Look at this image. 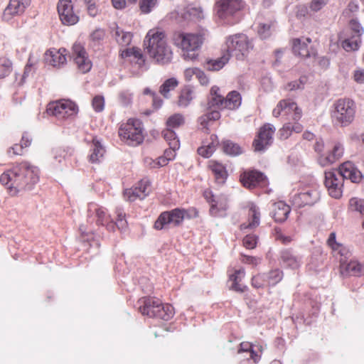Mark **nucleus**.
<instances>
[{
    "label": "nucleus",
    "mask_w": 364,
    "mask_h": 364,
    "mask_svg": "<svg viewBox=\"0 0 364 364\" xmlns=\"http://www.w3.org/2000/svg\"><path fill=\"white\" fill-rule=\"evenodd\" d=\"M38 181V169L28 161H23L12 169L4 172L0 182L9 189L16 191L33 186Z\"/></svg>",
    "instance_id": "obj_1"
},
{
    "label": "nucleus",
    "mask_w": 364,
    "mask_h": 364,
    "mask_svg": "<svg viewBox=\"0 0 364 364\" xmlns=\"http://www.w3.org/2000/svg\"><path fill=\"white\" fill-rule=\"evenodd\" d=\"M144 45L147 55L155 63L166 65L172 60L173 52L168 45L164 31L150 29L145 36Z\"/></svg>",
    "instance_id": "obj_2"
},
{
    "label": "nucleus",
    "mask_w": 364,
    "mask_h": 364,
    "mask_svg": "<svg viewBox=\"0 0 364 364\" xmlns=\"http://www.w3.org/2000/svg\"><path fill=\"white\" fill-rule=\"evenodd\" d=\"M137 304L139 312L149 318L168 321L175 314L174 308L171 304L164 303L156 296H143L138 300Z\"/></svg>",
    "instance_id": "obj_3"
},
{
    "label": "nucleus",
    "mask_w": 364,
    "mask_h": 364,
    "mask_svg": "<svg viewBox=\"0 0 364 364\" xmlns=\"http://www.w3.org/2000/svg\"><path fill=\"white\" fill-rule=\"evenodd\" d=\"M173 44L183 51L185 59L194 60L197 58L196 52L201 48L204 37L200 33H186L176 31L172 38Z\"/></svg>",
    "instance_id": "obj_4"
},
{
    "label": "nucleus",
    "mask_w": 364,
    "mask_h": 364,
    "mask_svg": "<svg viewBox=\"0 0 364 364\" xmlns=\"http://www.w3.org/2000/svg\"><path fill=\"white\" fill-rule=\"evenodd\" d=\"M198 211L195 208L184 209L176 208L171 210L162 212L154 222V228L157 230L179 227L186 218L198 217Z\"/></svg>",
    "instance_id": "obj_5"
},
{
    "label": "nucleus",
    "mask_w": 364,
    "mask_h": 364,
    "mask_svg": "<svg viewBox=\"0 0 364 364\" xmlns=\"http://www.w3.org/2000/svg\"><path fill=\"white\" fill-rule=\"evenodd\" d=\"M356 113V105L349 98H341L335 101L332 106L331 117L333 123L345 127L354 121Z\"/></svg>",
    "instance_id": "obj_6"
},
{
    "label": "nucleus",
    "mask_w": 364,
    "mask_h": 364,
    "mask_svg": "<svg viewBox=\"0 0 364 364\" xmlns=\"http://www.w3.org/2000/svg\"><path fill=\"white\" fill-rule=\"evenodd\" d=\"M118 134L119 138L131 145H139L143 142L144 127L142 122L136 118H129L120 124Z\"/></svg>",
    "instance_id": "obj_7"
},
{
    "label": "nucleus",
    "mask_w": 364,
    "mask_h": 364,
    "mask_svg": "<svg viewBox=\"0 0 364 364\" xmlns=\"http://www.w3.org/2000/svg\"><path fill=\"white\" fill-rule=\"evenodd\" d=\"M228 55L235 57L237 60L244 59L253 48L252 41L243 33L230 36L226 39Z\"/></svg>",
    "instance_id": "obj_8"
},
{
    "label": "nucleus",
    "mask_w": 364,
    "mask_h": 364,
    "mask_svg": "<svg viewBox=\"0 0 364 364\" xmlns=\"http://www.w3.org/2000/svg\"><path fill=\"white\" fill-rule=\"evenodd\" d=\"M47 112L59 120L75 117L78 112L77 105L70 100L62 99L48 105Z\"/></svg>",
    "instance_id": "obj_9"
},
{
    "label": "nucleus",
    "mask_w": 364,
    "mask_h": 364,
    "mask_svg": "<svg viewBox=\"0 0 364 364\" xmlns=\"http://www.w3.org/2000/svg\"><path fill=\"white\" fill-rule=\"evenodd\" d=\"M272 114L274 117L282 115L286 117L287 119L299 121L302 117V111L296 102L291 99H284L278 102L272 111Z\"/></svg>",
    "instance_id": "obj_10"
},
{
    "label": "nucleus",
    "mask_w": 364,
    "mask_h": 364,
    "mask_svg": "<svg viewBox=\"0 0 364 364\" xmlns=\"http://www.w3.org/2000/svg\"><path fill=\"white\" fill-rule=\"evenodd\" d=\"M244 7L242 0H216L215 10L221 19H228Z\"/></svg>",
    "instance_id": "obj_11"
},
{
    "label": "nucleus",
    "mask_w": 364,
    "mask_h": 364,
    "mask_svg": "<svg viewBox=\"0 0 364 364\" xmlns=\"http://www.w3.org/2000/svg\"><path fill=\"white\" fill-rule=\"evenodd\" d=\"M324 184L332 198L338 199L342 196L343 181L337 171H326Z\"/></svg>",
    "instance_id": "obj_12"
},
{
    "label": "nucleus",
    "mask_w": 364,
    "mask_h": 364,
    "mask_svg": "<svg viewBox=\"0 0 364 364\" xmlns=\"http://www.w3.org/2000/svg\"><path fill=\"white\" fill-rule=\"evenodd\" d=\"M240 182L244 187L252 189L257 187H264L268 181L264 174L256 170H247L240 174Z\"/></svg>",
    "instance_id": "obj_13"
},
{
    "label": "nucleus",
    "mask_w": 364,
    "mask_h": 364,
    "mask_svg": "<svg viewBox=\"0 0 364 364\" xmlns=\"http://www.w3.org/2000/svg\"><path fill=\"white\" fill-rule=\"evenodd\" d=\"M58 12L63 24L75 25L79 21V16L73 10V0H59Z\"/></svg>",
    "instance_id": "obj_14"
},
{
    "label": "nucleus",
    "mask_w": 364,
    "mask_h": 364,
    "mask_svg": "<svg viewBox=\"0 0 364 364\" xmlns=\"http://www.w3.org/2000/svg\"><path fill=\"white\" fill-rule=\"evenodd\" d=\"M275 128L272 124H265L260 127L257 138L253 141V146L255 151H262L272 142V136Z\"/></svg>",
    "instance_id": "obj_15"
},
{
    "label": "nucleus",
    "mask_w": 364,
    "mask_h": 364,
    "mask_svg": "<svg viewBox=\"0 0 364 364\" xmlns=\"http://www.w3.org/2000/svg\"><path fill=\"white\" fill-rule=\"evenodd\" d=\"M73 56L74 62L82 73L89 72L92 68V62L85 48L80 43H75L73 46Z\"/></svg>",
    "instance_id": "obj_16"
},
{
    "label": "nucleus",
    "mask_w": 364,
    "mask_h": 364,
    "mask_svg": "<svg viewBox=\"0 0 364 364\" xmlns=\"http://www.w3.org/2000/svg\"><path fill=\"white\" fill-rule=\"evenodd\" d=\"M262 348L258 346V350H254L252 343L244 341L240 344L237 353L239 354L245 353L243 355L244 359L240 361V364H256L261 358Z\"/></svg>",
    "instance_id": "obj_17"
},
{
    "label": "nucleus",
    "mask_w": 364,
    "mask_h": 364,
    "mask_svg": "<svg viewBox=\"0 0 364 364\" xmlns=\"http://www.w3.org/2000/svg\"><path fill=\"white\" fill-rule=\"evenodd\" d=\"M245 274L246 272L244 268L228 270V282L230 283L229 289L238 293H243L247 291V287L242 282Z\"/></svg>",
    "instance_id": "obj_18"
},
{
    "label": "nucleus",
    "mask_w": 364,
    "mask_h": 364,
    "mask_svg": "<svg viewBox=\"0 0 364 364\" xmlns=\"http://www.w3.org/2000/svg\"><path fill=\"white\" fill-rule=\"evenodd\" d=\"M31 2V0H10L3 13L4 20L8 21L15 16L21 15Z\"/></svg>",
    "instance_id": "obj_19"
},
{
    "label": "nucleus",
    "mask_w": 364,
    "mask_h": 364,
    "mask_svg": "<svg viewBox=\"0 0 364 364\" xmlns=\"http://www.w3.org/2000/svg\"><path fill=\"white\" fill-rule=\"evenodd\" d=\"M344 153L343 145L339 142L333 143V147L326 154H321L318 158L319 164L322 166H328L338 161Z\"/></svg>",
    "instance_id": "obj_20"
},
{
    "label": "nucleus",
    "mask_w": 364,
    "mask_h": 364,
    "mask_svg": "<svg viewBox=\"0 0 364 364\" xmlns=\"http://www.w3.org/2000/svg\"><path fill=\"white\" fill-rule=\"evenodd\" d=\"M337 173L344 179H349L353 183H359L362 178L361 172L351 161H346L341 164Z\"/></svg>",
    "instance_id": "obj_21"
},
{
    "label": "nucleus",
    "mask_w": 364,
    "mask_h": 364,
    "mask_svg": "<svg viewBox=\"0 0 364 364\" xmlns=\"http://www.w3.org/2000/svg\"><path fill=\"white\" fill-rule=\"evenodd\" d=\"M348 257L340 256V272L344 277L348 276H358L361 274L363 270L362 265L355 260H349Z\"/></svg>",
    "instance_id": "obj_22"
},
{
    "label": "nucleus",
    "mask_w": 364,
    "mask_h": 364,
    "mask_svg": "<svg viewBox=\"0 0 364 364\" xmlns=\"http://www.w3.org/2000/svg\"><path fill=\"white\" fill-rule=\"evenodd\" d=\"M247 221L240 225V229H255L260 224L261 213L259 208L254 203H250L247 207Z\"/></svg>",
    "instance_id": "obj_23"
},
{
    "label": "nucleus",
    "mask_w": 364,
    "mask_h": 364,
    "mask_svg": "<svg viewBox=\"0 0 364 364\" xmlns=\"http://www.w3.org/2000/svg\"><path fill=\"white\" fill-rule=\"evenodd\" d=\"M109 220L105 210L96 204H90L88 208L87 222H95L97 225H104Z\"/></svg>",
    "instance_id": "obj_24"
},
{
    "label": "nucleus",
    "mask_w": 364,
    "mask_h": 364,
    "mask_svg": "<svg viewBox=\"0 0 364 364\" xmlns=\"http://www.w3.org/2000/svg\"><path fill=\"white\" fill-rule=\"evenodd\" d=\"M68 51L65 48H50L46 53V59L53 67H60L67 62Z\"/></svg>",
    "instance_id": "obj_25"
},
{
    "label": "nucleus",
    "mask_w": 364,
    "mask_h": 364,
    "mask_svg": "<svg viewBox=\"0 0 364 364\" xmlns=\"http://www.w3.org/2000/svg\"><path fill=\"white\" fill-rule=\"evenodd\" d=\"M208 168L212 172L215 181L218 184H224L228 178V173L226 166L216 161L210 160L208 162Z\"/></svg>",
    "instance_id": "obj_26"
},
{
    "label": "nucleus",
    "mask_w": 364,
    "mask_h": 364,
    "mask_svg": "<svg viewBox=\"0 0 364 364\" xmlns=\"http://www.w3.org/2000/svg\"><path fill=\"white\" fill-rule=\"evenodd\" d=\"M318 199L319 193L315 189H310L295 196L294 203L299 207H303L313 205Z\"/></svg>",
    "instance_id": "obj_27"
},
{
    "label": "nucleus",
    "mask_w": 364,
    "mask_h": 364,
    "mask_svg": "<svg viewBox=\"0 0 364 364\" xmlns=\"http://www.w3.org/2000/svg\"><path fill=\"white\" fill-rule=\"evenodd\" d=\"M120 57L122 58H128L131 62H133L141 67L145 64V57L141 52V50L137 47L127 48L120 50Z\"/></svg>",
    "instance_id": "obj_28"
},
{
    "label": "nucleus",
    "mask_w": 364,
    "mask_h": 364,
    "mask_svg": "<svg viewBox=\"0 0 364 364\" xmlns=\"http://www.w3.org/2000/svg\"><path fill=\"white\" fill-rule=\"evenodd\" d=\"M220 102L219 109L235 110L241 105L242 97L237 91H231L223 98V101H220Z\"/></svg>",
    "instance_id": "obj_29"
},
{
    "label": "nucleus",
    "mask_w": 364,
    "mask_h": 364,
    "mask_svg": "<svg viewBox=\"0 0 364 364\" xmlns=\"http://www.w3.org/2000/svg\"><path fill=\"white\" fill-rule=\"evenodd\" d=\"M327 245L331 249L333 257L338 258L340 256L348 257H350L349 250L342 244L337 242L336 240V233L334 232L329 235L327 240Z\"/></svg>",
    "instance_id": "obj_30"
},
{
    "label": "nucleus",
    "mask_w": 364,
    "mask_h": 364,
    "mask_svg": "<svg viewBox=\"0 0 364 364\" xmlns=\"http://www.w3.org/2000/svg\"><path fill=\"white\" fill-rule=\"evenodd\" d=\"M32 143V137L28 132H24L22 134L20 143L15 144L11 146L7 153L9 154H12L14 156H22L24 154L25 149L29 147Z\"/></svg>",
    "instance_id": "obj_31"
},
{
    "label": "nucleus",
    "mask_w": 364,
    "mask_h": 364,
    "mask_svg": "<svg viewBox=\"0 0 364 364\" xmlns=\"http://www.w3.org/2000/svg\"><path fill=\"white\" fill-rule=\"evenodd\" d=\"M311 43V39L306 38L305 40L294 38L292 40V50L295 55L302 58L310 56V48L309 44Z\"/></svg>",
    "instance_id": "obj_32"
},
{
    "label": "nucleus",
    "mask_w": 364,
    "mask_h": 364,
    "mask_svg": "<svg viewBox=\"0 0 364 364\" xmlns=\"http://www.w3.org/2000/svg\"><path fill=\"white\" fill-rule=\"evenodd\" d=\"M290 210V207L284 202L275 203L272 211V218L276 222L282 223L288 218Z\"/></svg>",
    "instance_id": "obj_33"
},
{
    "label": "nucleus",
    "mask_w": 364,
    "mask_h": 364,
    "mask_svg": "<svg viewBox=\"0 0 364 364\" xmlns=\"http://www.w3.org/2000/svg\"><path fill=\"white\" fill-rule=\"evenodd\" d=\"M304 127L299 121H294V122H287L279 130V138L282 140L287 139L293 132L300 133L302 132Z\"/></svg>",
    "instance_id": "obj_34"
},
{
    "label": "nucleus",
    "mask_w": 364,
    "mask_h": 364,
    "mask_svg": "<svg viewBox=\"0 0 364 364\" xmlns=\"http://www.w3.org/2000/svg\"><path fill=\"white\" fill-rule=\"evenodd\" d=\"M91 154L89 156V161L92 164H97L101 161L105 153V149L101 143L95 138L92 139L90 148Z\"/></svg>",
    "instance_id": "obj_35"
},
{
    "label": "nucleus",
    "mask_w": 364,
    "mask_h": 364,
    "mask_svg": "<svg viewBox=\"0 0 364 364\" xmlns=\"http://www.w3.org/2000/svg\"><path fill=\"white\" fill-rule=\"evenodd\" d=\"M212 107H210L207 109V111L205 114L201 115L198 122L200 125L208 131L209 124L215 121L218 120L220 118V113L218 110L211 109Z\"/></svg>",
    "instance_id": "obj_36"
},
{
    "label": "nucleus",
    "mask_w": 364,
    "mask_h": 364,
    "mask_svg": "<svg viewBox=\"0 0 364 364\" xmlns=\"http://www.w3.org/2000/svg\"><path fill=\"white\" fill-rule=\"evenodd\" d=\"M280 259L287 267L291 269H298L301 263V259L294 255L289 250L282 251Z\"/></svg>",
    "instance_id": "obj_37"
},
{
    "label": "nucleus",
    "mask_w": 364,
    "mask_h": 364,
    "mask_svg": "<svg viewBox=\"0 0 364 364\" xmlns=\"http://www.w3.org/2000/svg\"><path fill=\"white\" fill-rule=\"evenodd\" d=\"M223 151L229 156H236L242 153V147L231 140H223L220 143Z\"/></svg>",
    "instance_id": "obj_38"
},
{
    "label": "nucleus",
    "mask_w": 364,
    "mask_h": 364,
    "mask_svg": "<svg viewBox=\"0 0 364 364\" xmlns=\"http://www.w3.org/2000/svg\"><path fill=\"white\" fill-rule=\"evenodd\" d=\"M228 209L227 201L225 198H218L217 201L210 207V214L213 217H224Z\"/></svg>",
    "instance_id": "obj_39"
},
{
    "label": "nucleus",
    "mask_w": 364,
    "mask_h": 364,
    "mask_svg": "<svg viewBox=\"0 0 364 364\" xmlns=\"http://www.w3.org/2000/svg\"><path fill=\"white\" fill-rule=\"evenodd\" d=\"M146 188L144 187L143 191H139V189H136L134 188H131L126 189L124 191V198L126 200L132 202L135 201L137 199L143 200L147 196V191H146Z\"/></svg>",
    "instance_id": "obj_40"
},
{
    "label": "nucleus",
    "mask_w": 364,
    "mask_h": 364,
    "mask_svg": "<svg viewBox=\"0 0 364 364\" xmlns=\"http://www.w3.org/2000/svg\"><path fill=\"white\" fill-rule=\"evenodd\" d=\"M73 149L68 146H59L53 150V157L58 163L68 159L73 155Z\"/></svg>",
    "instance_id": "obj_41"
},
{
    "label": "nucleus",
    "mask_w": 364,
    "mask_h": 364,
    "mask_svg": "<svg viewBox=\"0 0 364 364\" xmlns=\"http://www.w3.org/2000/svg\"><path fill=\"white\" fill-rule=\"evenodd\" d=\"M361 40L359 36H352L341 41L342 48L347 52L358 50L360 48Z\"/></svg>",
    "instance_id": "obj_42"
},
{
    "label": "nucleus",
    "mask_w": 364,
    "mask_h": 364,
    "mask_svg": "<svg viewBox=\"0 0 364 364\" xmlns=\"http://www.w3.org/2000/svg\"><path fill=\"white\" fill-rule=\"evenodd\" d=\"M113 35L116 41L122 46H127L132 42V34L130 32L124 31L119 27L114 29Z\"/></svg>",
    "instance_id": "obj_43"
},
{
    "label": "nucleus",
    "mask_w": 364,
    "mask_h": 364,
    "mask_svg": "<svg viewBox=\"0 0 364 364\" xmlns=\"http://www.w3.org/2000/svg\"><path fill=\"white\" fill-rule=\"evenodd\" d=\"M212 142L210 143L207 146H202L198 149V154L204 157V158H209L212 156V154L214 153V151L216 149V146L218 144V141H215L217 139V136L215 134L211 135L210 136Z\"/></svg>",
    "instance_id": "obj_44"
},
{
    "label": "nucleus",
    "mask_w": 364,
    "mask_h": 364,
    "mask_svg": "<svg viewBox=\"0 0 364 364\" xmlns=\"http://www.w3.org/2000/svg\"><path fill=\"white\" fill-rule=\"evenodd\" d=\"M267 287H274L279 284L284 277L283 272L278 269H274L265 273Z\"/></svg>",
    "instance_id": "obj_45"
},
{
    "label": "nucleus",
    "mask_w": 364,
    "mask_h": 364,
    "mask_svg": "<svg viewBox=\"0 0 364 364\" xmlns=\"http://www.w3.org/2000/svg\"><path fill=\"white\" fill-rule=\"evenodd\" d=\"M230 56L228 55H224L221 58L208 60L206 62V68L210 71H218L222 69L224 65L229 61Z\"/></svg>",
    "instance_id": "obj_46"
},
{
    "label": "nucleus",
    "mask_w": 364,
    "mask_h": 364,
    "mask_svg": "<svg viewBox=\"0 0 364 364\" xmlns=\"http://www.w3.org/2000/svg\"><path fill=\"white\" fill-rule=\"evenodd\" d=\"M193 91L190 87H183L178 96V105L180 107H187L193 100Z\"/></svg>",
    "instance_id": "obj_47"
},
{
    "label": "nucleus",
    "mask_w": 364,
    "mask_h": 364,
    "mask_svg": "<svg viewBox=\"0 0 364 364\" xmlns=\"http://www.w3.org/2000/svg\"><path fill=\"white\" fill-rule=\"evenodd\" d=\"M162 135L169 146H172L173 149L180 148V141L176 136V133L171 129L167 128L164 129L162 132Z\"/></svg>",
    "instance_id": "obj_48"
},
{
    "label": "nucleus",
    "mask_w": 364,
    "mask_h": 364,
    "mask_svg": "<svg viewBox=\"0 0 364 364\" xmlns=\"http://www.w3.org/2000/svg\"><path fill=\"white\" fill-rule=\"evenodd\" d=\"M348 210L364 215V200L357 197L351 198L348 201Z\"/></svg>",
    "instance_id": "obj_49"
},
{
    "label": "nucleus",
    "mask_w": 364,
    "mask_h": 364,
    "mask_svg": "<svg viewBox=\"0 0 364 364\" xmlns=\"http://www.w3.org/2000/svg\"><path fill=\"white\" fill-rule=\"evenodd\" d=\"M13 70L11 61L5 56H0V79L9 76Z\"/></svg>",
    "instance_id": "obj_50"
},
{
    "label": "nucleus",
    "mask_w": 364,
    "mask_h": 364,
    "mask_svg": "<svg viewBox=\"0 0 364 364\" xmlns=\"http://www.w3.org/2000/svg\"><path fill=\"white\" fill-rule=\"evenodd\" d=\"M178 85V81L174 77H171L161 85L159 92L164 97H168V92L173 90Z\"/></svg>",
    "instance_id": "obj_51"
},
{
    "label": "nucleus",
    "mask_w": 364,
    "mask_h": 364,
    "mask_svg": "<svg viewBox=\"0 0 364 364\" xmlns=\"http://www.w3.org/2000/svg\"><path fill=\"white\" fill-rule=\"evenodd\" d=\"M210 98L208 101L210 107H216L219 109L220 101H223L224 97L220 94V88L218 86H213L210 91Z\"/></svg>",
    "instance_id": "obj_52"
},
{
    "label": "nucleus",
    "mask_w": 364,
    "mask_h": 364,
    "mask_svg": "<svg viewBox=\"0 0 364 364\" xmlns=\"http://www.w3.org/2000/svg\"><path fill=\"white\" fill-rule=\"evenodd\" d=\"M185 122L184 117L181 114H174L170 116L166 121L168 129L178 128Z\"/></svg>",
    "instance_id": "obj_53"
},
{
    "label": "nucleus",
    "mask_w": 364,
    "mask_h": 364,
    "mask_svg": "<svg viewBox=\"0 0 364 364\" xmlns=\"http://www.w3.org/2000/svg\"><path fill=\"white\" fill-rule=\"evenodd\" d=\"M265 273H258L252 276L251 279V285L256 289H263L267 287Z\"/></svg>",
    "instance_id": "obj_54"
},
{
    "label": "nucleus",
    "mask_w": 364,
    "mask_h": 364,
    "mask_svg": "<svg viewBox=\"0 0 364 364\" xmlns=\"http://www.w3.org/2000/svg\"><path fill=\"white\" fill-rule=\"evenodd\" d=\"M158 0H139V8L141 14H148L156 7Z\"/></svg>",
    "instance_id": "obj_55"
},
{
    "label": "nucleus",
    "mask_w": 364,
    "mask_h": 364,
    "mask_svg": "<svg viewBox=\"0 0 364 364\" xmlns=\"http://www.w3.org/2000/svg\"><path fill=\"white\" fill-rule=\"evenodd\" d=\"M259 237L255 234H249L242 239V245L248 250H253L257 247Z\"/></svg>",
    "instance_id": "obj_56"
},
{
    "label": "nucleus",
    "mask_w": 364,
    "mask_h": 364,
    "mask_svg": "<svg viewBox=\"0 0 364 364\" xmlns=\"http://www.w3.org/2000/svg\"><path fill=\"white\" fill-rule=\"evenodd\" d=\"M307 82V78L305 76L301 77L299 80H294L287 83L284 89L287 91H293L296 90H301L304 88V85Z\"/></svg>",
    "instance_id": "obj_57"
},
{
    "label": "nucleus",
    "mask_w": 364,
    "mask_h": 364,
    "mask_svg": "<svg viewBox=\"0 0 364 364\" xmlns=\"http://www.w3.org/2000/svg\"><path fill=\"white\" fill-rule=\"evenodd\" d=\"M240 256V260L242 264L251 265L252 267H256L261 262L260 257L247 255L242 253Z\"/></svg>",
    "instance_id": "obj_58"
},
{
    "label": "nucleus",
    "mask_w": 364,
    "mask_h": 364,
    "mask_svg": "<svg viewBox=\"0 0 364 364\" xmlns=\"http://www.w3.org/2000/svg\"><path fill=\"white\" fill-rule=\"evenodd\" d=\"M328 0H311L309 8L312 12H318L327 5Z\"/></svg>",
    "instance_id": "obj_59"
},
{
    "label": "nucleus",
    "mask_w": 364,
    "mask_h": 364,
    "mask_svg": "<svg viewBox=\"0 0 364 364\" xmlns=\"http://www.w3.org/2000/svg\"><path fill=\"white\" fill-rule=\"evenodd\" d=\"M92 106L97 112H102L105 107V99L101 95H96L92 101Z\"/></svg>",
    "instance_id": "obj_60"
},
{
    "label": "nucleus",
    "mask_w": 364,
    "mask_h": 364,
    "mask_svg": "<svg viewBox=\"0 0 364 364\" xmlns=\"http://www.w3.org/2000/svg\"><path fill=\"white\" fill-rule=\"evenodd\" d=\"M117 213V221L116 225H117L119 229H124L127 227V223L126 220V215L124 212L121 209H117L116 210Z\"/></svg>",
    "instance_id": "obj_61"
},
{
    "label": "nucleus",
    "mask_w": 364,
    "mask_h": 364,
    "mask_svg": "<svg viewBox=\"0 0 364 364\" xmlns=\"http://www.w3.org/2000/svg\"><path fill=\"white\" fill-rule=\"evenodd\" d=\"M113 7L116 9H124L127 4H135L138 0H111Z\"/></svg>",
    "instance_id": "obj_62"
},
{
    "label": "nucleus",
    "mask_w": 364,
    "mask_h": 364,
    "mask_svg": "<svg viewBox=\"0 0 364 364\" xmlns=\"http://www.w3.org/2000/svg\"><path fill=\"white\" fill-rule=\"evenodd\" d=\"M272 24L271 23H260L258 26V33L261 38H265L270 35V29Z\"/></svg>",
    "instance_id": "obj_63"
},
{
    "label": "nucleus",
    "mask_w": 364,
    "mask_h": 364,
    "mask_svg": "<svg viewBox=\"0 0 364 364\" xmlns=\"http://www.w3.org/2000/svg\"><path fill=\"white\" fill-rule=\"evenodd\" d=\"M350 30L355 33V36H359L360 38L361 34L363 32V28L360 24L355 19H352L349 23Z\"/></svg>",
    "instance_id": "obj_64"
}]
</instances>
